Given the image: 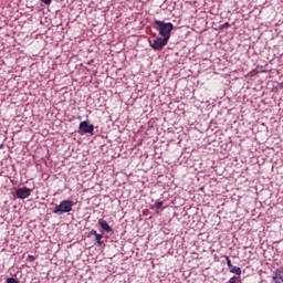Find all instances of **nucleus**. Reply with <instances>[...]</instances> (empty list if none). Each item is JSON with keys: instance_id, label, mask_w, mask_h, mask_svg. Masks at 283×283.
Wrapping results in <instances>:
<instances>
[{"instance_id": "obj_8", "label": "nucleus", "mask_w": 283, "mask_h": 283, "mask_svg": "<svg viewBox=\"0 0 283 283\" xmlns=\"http://www.w3.org/2000/svg\"><path fill=\"white\" fill-rule=\"evenodd\" d=\"M230 273H234V275H242V269L233 265L232 268H230Z\"/></svg>"}, {"instance_id": "obj_16", "label": "nucleus", "mask_w": 283, "mask_h": 283, "mask_svg": "<svg viewBox=\"0 0 283 283\" xmlns=\"http://www.w3.org/2000/svg\"><path fill=\"white\" fill-rule=\"evenodd\" d=\"M28 260H29V262H34L35 258H34V255H29Z\"/></svg>"}, {"instance_id": "obj_11", "label": "nucleus", "mask_w": 283, "mask_h": 283, "mask_svg": "<svg viewBox=\"0 0 283 283\" xmlns=\"http://www.w3.org/2000/svg\"><path fill=\"white\" fill-rule=\"evenodd\" d=\"M92 235H98V232H96V230H91L90 232H88V235H87V238H92Z\"/></svg>"}, {"instance_id": "obj_4", "label": "nucleus", "mask_w": 283, "mask_h": 283, "mask_svg": "<svg viewBox=\"0 0 283 283\" xmlns=\"http://www.w3.org/2000/svg\"><path fill=\"white\" fill-rule=\"evenodd\" d=\"M78 134H81V136H83V134H91V136H94V124H90V120L81 122Z\"/></svg>"}, {"instance_id": "obj_14", "label": "nucleus", "mask_w": 283, "mask_h": 283, "mask_svg": "<svg viewBox=\"0 0 283 283\" xmlns=\"http://www.w3.org/2000/svg\"><path fill=\"white\" fill-rule=\"evenodd\" d=\"M229 283H240V282H238V276H232V277L229 280Z\"/></svg>"}, {"instance_id": "obj_18", "label": "nucleus", "mask_w": 283, "mask_h": 283, "mask_svg": "<svg viewBox=\"0 0 283 283\" xmlns=\"http://www.w3.org/2000/svg\"><path fill=\"white\" fill-rule=\"evenodd\" d=\"M0 149H3V144L0 145Z\"/></svg>"}, {"instance_id": "obj_5", "label": "nucleus", "mask_w": 283, "mask_h": 283, "mask_svg": "<svg viewBox=\"0 0 283 283\" xmlns=\"http://www.w3.org/2000/svg\"><path fill=\"white\" fill-rule=\"evenodd\" d=\"M15 196L20 200H25V198H30V196H32V189L28 187L18 188L15 191Z\"/></svg>"}, {"instance_id": "obj_6", "label": "nucleus", "mask_w": 283, "mask_h": 283, "mask_svg": "<svg viewBox=\"0 0 283 283\" xmlns=\"http://www.w3.org/2000/svg\"><path fill=\"white\" fill-rule=\"evenodd\" d=\"M98 226L101 227V229H103L104 233H114V229L109 226V223H107V221L99 219Z\"/></svg>"}, {"instance_id": "obj_2", "label": "nucleus", "mask_w": 283, "mask_h": 283, "mask_svg": "<svg viewBox=\"0 0 283 283\" xmlns=\"http://www.w3.org/2000/svg\"><path fill=\"white\" fill-rule=\"evenodd\" d=\"M74 201L72 200H63L60 202V205L54 207L53 213L55 216H63L65 213H70L74 207Z\"/></svg>"}, {"instance_id": "obj_1", "label": "nucleus", "mask_w": 283, "mask_h": 283, "mask_svg": "<svg viewBox=\"0 0 283 283\" xmlns=\"http://www.w3.org/2000/svg\"><path fill=\"white\" fill-rule=\"evenodd\" d=\"M153 28L157 30L160 36H164L168 40L171 39V32H174V23L155 19L153 22Z\"/></svg>"}, {"instance_id": "obj_15", "label": "nucleus", "mask_w": 283, "mask_h": 283, "mask_svg": "<svg viewBox=\"0 0 283 283\" xmlns=\"http://www.w3.org/2000/svg\"><path fill=\"white\" fill-rule=\"evenodd\" d=\"M42 3H44V6H50V3H52V0H41Z\"/></svg>"}, {"instance_id": "obj_3", "label": "nucleus", "mask_w": 283, "mask_h": 283, "mask_svg": "<svg viewBox=\"0 0 283 283\" xmlns=\"http://www.w3.org/2000/svg\"><path fill=\"white\" fill-rule=\"evenodd\" d=\"M169 43V39L165 38L163 35L155 38L154 40H149V45L153 48V50L160 51L165 45Z\"/></svg>"}, {"instance_id": "obj_7", "label": "nucleus", "mask_w": 283, "mask_h": 283, "mask_svg": "<svg viewBox=\"0 0 283 283\" xmlns=\"http://www.w3.org/2000/svg\"><path fill=\"white\" fill-rule=\"evenodd\" d=\"M272 280L275 283H283V269L282 268L276 269L273 272Z\"/></svg>"}, {"instance_id": "obj_12", "label": "nucleus", "mask_w": 283, "mask_h": 283, "mask_svg": "<svg viewBox=\"0 0 283 283\" xmlns=\"http://www.w3.org/2000/svg\"><path fill=\"white\" fill-rule=\"evenodd\" d=\"M155 208L156 209H163V201L155 202Z\"/></svg>"}, {"instance_id": "obj_17", "label": "nucleus", "mask_w": 283, "mask_h": 283, "mask_svg": "<svg viewBox=\"0 0 283 283\" xmlns=\"http://www.w3.org/2000/svg\"><path fill=\"white\" fill-rule=\"evenodd\" d=\"M222 28H231V24L229 22H226L224 24H222Z\"/></svg>"}, {"instance_id": "obj_10", "label": "nucleus", "mask_w": 283, "mask_h": 283, "mask_svg": "<svg viewBox=\"0 0 283 283\" xmlns=\"http://www.w3.org/2000/svg\"><path fill=\"white\" fill-rule=\"evenodd\" d=\"M6 283H19V280L14 277H8Z\"/></svg>"}, {"instance_id": "obj_9", "label": "nucleus", "mask_w": 283, "mask_h": 283, "mask_svg": "<svg viewBox=\"0 0 283 283\" xmlns=\"http://www.w3.org/2000/svg\"><path fill=\"white\" fill-rule=\"evenodd\" d=\"M95 242L97 247H103V234H96L95 235Z\"/></svg>"}, {"instance_id": "obj_13", "label": "nucleus", "mask_w": 283, "mask_h": 283, "mask_svg": "<svg viewBox=\"0 0 283 283\" xmlns=\"http://www.w3.org/2000/svg\"><path fill=\"white\" fill-rule=\"evenodd\" d=\"M227 260V265L229 266V269H231L233 266V264L231 263V259L229 256H226Z\"/></svg>"}]
</instances>
